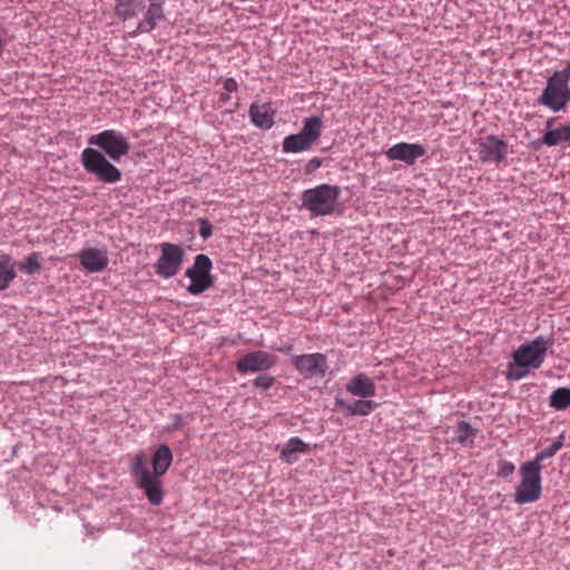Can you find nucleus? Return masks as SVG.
I'll use <instances>...</instances> for the list:
<instances>
[{"label": "nucleus", "instance_id": "15", "mask_svg": "<svg viewBox=\"0 0 570 570\" xmlns=\"http://www.w3.org/2000/svg\"><path fill=\"white\" fill-rule=\"evenodd\" d=\"M346 391L353 396L367 399L375 395V385L365 374H357L346 384Z\"/></svg>", "mask_w": 570, "mask_h": 570}, {"label": "nucleus", "instance_id": "21", "mask_svg": "<svg viewBox=\"0 0 570 570\" xmlns=\"http://www.w3.org/2000/svg\"><path fill=\"white\" fill-rule=\"evenodd\" d=\"M423 154L421 145H394V159H402L407 164L414 163Z\"/></svg>", "mask_w": 570, "mask_h": 570}, {"label": "nucleus", "instance_id": "25", "mask_svg": "<svg viewBox=\"0 0 570 570\" xmlns=\"http://www.w3.org/2000/svg\"><path fill=\"white\" fill-rule=\"evenodd\" d=\"M562 448L561 441L553 442L549 448L544 449L543 451L539 452L535 458L531 461H528L531 465H538L539 470H542V461L553 456L560 449Z\"/></svg>", "mask_w": 570, "mask_h": 570}, {"label": "nucleus", "instance_id": "11", "mask_svg": "<svg viewBox=\"0 0 570 570\" xmlns=\"http://www.w3.org/2000/svg\"><path fill=\"white\" fill-rule=\"evenodd\" d=\"M79 263L83 271L90 274L102 272L109 263L106 248H82L78 254Z\"/></svg>", "mask_w": 570, "mask_h": 570}, {"label": "nucleus", "instance_id": "35", "mask_svg": "<svg viewBox=\"0 0 570 570\" xmlns=\"http://www.w3.org/2000/svg\"><path fill=\"white\" fill-rule=\"evenodd\" d=\"M322 163H323V160L321 158H317V157L312 158L307 163L305 169H306L307 173H313V171H315L316 169H318L322 166Z\"/></svg>", "mask_w": 570, "mask_h": 570}, {"label": "nucleus", "instance_id": "19", "mask_svg": "<svg viewBox=\"0 0 570 570\" xmlns=\"http://www.w3.org/2000/svg\"><path fill=\"white\" fill-rule=\"evenodd\" d=\"M164 18L163 6L160 2L151 1L149 4L144 20L138 24L139 32H150L154 30L159 20Z\"/></svg>", "mask_w": 570, "mask_h": 570}, {"label": "nucleus", "instance_id": "4", "mask_svg": "<svg viewBox=\"0 0 570 570\" xmlns=\"http://www.w3.org/2000/svg\"><path fill=\"white\" fill-rule=\"evenodd\" d=\"M570 61L562 70L556 71L548 78L547 86L543 89L538 102L550 108L553 111H560L566 108L570 101Z\"/></svg>", "mask_w": 570, "mask_h": 570}, {"label": "nucleus", "instance_id": "22", "mask_svg": "<svg viewBox=\"0 0 570 570\" xmlns=\"http://www.w3.org/2000/svg\"><path fill=\"white\" fill-rule=\"evenodd\" d=\"M507 154V145H481L479 151L482 161H493L499 164Z\"/></svg>", "mask_w": 570, "mask_h": 570}, {"label": "nucleus", "instance_id": "13", "mask_svg": "<svg viewBox=\"0 0 570 570\" xmlns=\"http://www.w3.org/2000/svg\"><path fill=\"white\" fill-rule=\"evenodd\" d=\"M322 119L320 117L306 118L298 135L287 136L283 142H313L322 132Z\"/></svg>", "mask_w": 570, "mask_h": 570}, {"label": "nucleus", "instance_id": "10", "mask_svg": "<svg viewBox=\"0 0 570 570\" xmlns=\"http://www.w3.org/2000/svg\"><path fill=\"white\" fill-rule=\"evenodd\" d=\"M292 364L304 377L324 376L328 365L327 358L322 353L294 355Z\"/></svg>", "mask_w": 570, "mask_h": 570}, {"label": "nucleus", "instance_id": "29", "mask_svg": "<svg viewBox=\"0 0 570 570\" xmlns=\"http://www.w3.org/2000/svg\"><path fill=\"white\" fill-rule=\"evenodd\" d=\"M458 441L461 444H465L468 441H472L475 436V431L471 425L464 421L460 422L456 428Z\"/></svg>", "mask_w": 570, "mask_h": 570}, {"label": "nucleus", "instance_id": "27", "mask_svg": "<svg viewBox=\"0 0 570 570\" xmlns=\"http://www.w3.org/2000/svg\"><path fill=\"white\" fill-rule=\"evenodd\" d=\"M114 161H119L120 158L128 154L130 145H98Z\"/></svg>", "mask_w": 570, "mask_h": 570}, {"label": "nucleus", "instance_id": "12", "mask_svg": "<svg viewBox=\"0 0 570 570\" xmlns=\"http://www.w3.org/2000/svg\"><path fill=\"white\" fill-rule=\"evenodd\" d=\"M275 109L271 102L254 101L249 107V117L256 127L269 129L274 125Z\"/></svg>", "mask_w": 570, "mask_h": 570}, {"label": "nucleus", "instance_id": "33", "mask_svg": "<svg viewBox=\"0 0 570 570\" xmlns=\"http://www.w3.org/2000/svg\"><path fill=\"white\" fill-rule=\"evenodd\" d=\"M183 425H184V416H183V414L177 413L173 416V422L169 426H167L166 430L168 432H174V431L179 430Z\"/></svg>", "mask_w": 570, "mask_h": 570}, {"label": "nucleus", "instance_id": "20", "mask_svg": "<svg viewBox=\"0 0 570 570\" xmlns=\"http://www.w3.org/2000/svg\"><path fill=\"white\" fill-rule=\"evenodd\" d=\"M541 142H570V124L553 128V119H550Z\"/></svg>", "mask_w": 570, "mask_h": 570}, {"label": "nucleus", "instance_id": "5", "mask_svg": "<svg viewBox=\"0 0 570 570\" xmlns=\"http://www.w3.org/2000/svg\"><path fill=\"white\" fill-rule=\"evenodd\" d=\"M81 164L88 174L104 184H116L121 179V171L94 148L88 147L82 151Z\"/></svg>", "mask_w": 570, "mask_h": 570}, {"label": "nucleus", "instance_id": "26", "mask_svg": "<svg viewBox=\"0 0 570 570\" xmlns=\"http://www.w3.org/2000/svg\"><path fill=\"white\" fill-rule=\"evenodd\" d=\"M88 142H125V139L119 131L105 130L98 135L91 136Z\"/></svg>", "mask_w": 570, "mask_h": 570}, {"label": "nucleus", "instance_id": "1", "mask_svg": "<svg viewBox=\"0 0 570 570\" xmlns=\"http://www.w3.org/2000/svg\"><path fill=\"white\" fill-rule=\"evenodd\" d=\"M551 345L552 340L542 336L521 344L512 354V362L508 366V379L517 381L525 376L530 368H539Z\"/></svg>", "mask_w": 570, "mask_h": 570}, {"label": "nucleus", "instance_id": "32", "mask_svg": "<svg viewBox=\"0 0 570 570\" xmlns=\"http://www.w3.org/2000/svg\"><path fill=\"white\" fill-rule=\"evenodd\" d=\"M198 225H199L198 234L203 239L206 240L209 237H212L213 226L208 219H206V218L198 219Z\"/></svg>", "mask_w": 570, "mask_h": 570}, {"label": "nucleus", "instance_id": "39", "mask_svg": "<svg viewBox=\"0 0 570 570\" xmlns=\"http://www.w3.org/2000/svg\"><path fill=\"white\" fill-rule=\"evenodd\" d=\"M291 348H292V346H288L286 348H278V351L287 353Z\"/></svg>", "mask_w": 570, "mask_h": 570}, {"label": "nucleus", "instance_id": "6", "mask_svg": "<svg viewBox=\"0 0 570 570\" xmlns=\"http://www.w3.org/2000/svg\"><path fill=\"white\" fill-rule=\"evenodd\" d=\"M520 483L515 488L514 501L519 504L535 502L542 493L541 470L528 462L520 466Z\"/></svg>", "mask_w": 570, "mask_h": 570}, {"label": "nucleus", "instance_id": "30", "mask_svg": "<svg viewBox=\"0 0 570 570\" xmlns=\"http://www.w3.org/2000/svg\"><path fill=\"white\" fill-rule=\"evenodd\" d=\"M275 383V379L268 374H261L254 379L253 385L263 391H268Z\"/></svg>", "mask_w": 570, "mask_h": 570}, {"label": "nucleus", "instance_id": "3", "mask_svg": "<svg viewBox=\"0 0 570 570\" xmlns=\"http://www.w3.org/2000/svg\"><path fill=\"white\" fill-rule=\"evenodd\" d=\"M130 472L137 489L144 493L148 503L153 507H159L165 497L163 476L150 472L144 453L134 456Z\"/></svg>", "mask_w": 570, "mask_h": 570}, {"label": "nucleus", "instance_id": "38", "mask_svg": "<svg viewBox=\"0 0 570 570\" xmlns=\"http://www.w3.org/2000/svg\"><path fill=\"white\" fill-rule=\"evenodd\" d=\"M490 139H491V141H490V142H498V144L503 142L502 140H499V139H497V138H494V137H491Z\"/></svg>", "mask_w": 570, "mask_h": 570}, {"label": "nucleus", "instance_id": "31", "mask_svg": "<svg viewBox=\"0 0 570 570\" xmlns=\"http://www.w3.org/2000/svg\"><path fill=\"white\" fill-rule=\"evenodd\" d=\"M514 470H515V466L510 461L500 460L498 462V472H497V474L500 478L505 479V478L510 476L514 472Z\"/></svg>", "mask_w": 570, "mask_h": 570}, {"label": "nucleus", "instance_id": "37", "mask_svg": "<svg viewBox=\"0 0 570 570\" xmlns=\"http://www.w3.org/2000/svg\"><path fill=\"white\" fill-rule=\"evenodd\" d=\"M385 155L387 156V158H389V159H392V156H393L392 147H390L389 149H386Z\"/></svg>", "mask_w": 570, "mask_h": 570}, {"label": "nucleus", "instance_id": "23", "mask_svg": "<svg viewBox=\"0 0 570 570\" xmlns=\"http://www.w3.org/2000/svg\"><path fill=\"white\" fill-rule=\"evenodd\" d=\"M550 406L557 411L566 410L570 406V389L559 387L550 395Z\"/></svg>", "mask_w": 570, "mask_h": 570}, {"label": "nucleus", "instance_id": "24", "mask_svg": "<svg viewBox=\"0 0 570 570\" xmlns=\"http://www.w3.org/2000/svg\"><path fill=\"white\" fill-rule=\"evenodd\" d=\"M115 12L124 20L135 17V0H116Z\"/></svg>", "mask_w": 570, "mask_h": 570}, {"label": "nucleus", "instance_id": "7", "mask_svg": "<svg viewBox=\"0 0 570 570\" xmlns=\"http://www.w3.org/2000/svg\"><path fill=\"white\" fill-rule=\"evenodd\" d=\"M213 268L212 259L205 254H198L194 258V264L186 269L185 276L189 278L190 284L187 292L194 296L202 295L214 285V278L210 274Z\"/></svg>", "mask_w": 570, "mask_h": 570}, {"label": "nucleus", "instance_id": "9", "mask_svg": "<svg viewBox=\"0 0 570 570\" xmlns=\"http://www.w3.org/2000/svg\"><path fill=\"white\" fill-rule=\"evenodd\" d=\"M276 356L265 351H253L243 355L236 362V370L240 374L266 372L276 364Z\"/></svg>", "mask_w": 570, "mask_h": 570}, {"label": "nucleus", "instance_id": "2", "mask_svg": "<svg viewBox=\"0 0 570 570\" xmlns=\"http://www.w3.org/2000/svg\"><path fill=\"white\" fill-rule=\"evenodd\" d=\"M340 196V187L321 184L302 193L299 209L308 212L312 218L330 216L334 214Z\"/></svg>", "mask_w": 570, "mask_h": 570}, {"label": "nucleus", "instance_id": "34", "mask_svg": "<svg viewBox=\"0 0 570 570\" xmlns=\"http://www.w3.org/2000/svg\"><path fill=\"white\" fill-rule=\"evenodd\" d=\"M311 145H283V151L288 153H301L306 150Z\"/></svg>", "mask_w": 570, "mask_h": 570}, {"label": "nucleus", "instance_id": "36", "mask_svg": "<svg viewBox=\"0 0 570 570\" xmlns=\"http://www.w3.org/2000/svg\"><path fill=\"white\" fill-rule=\"evenodd\" d=\"M237 82L234 78H227L224 80V89L228 92H234L237 90Z\"/></svg>", "mask_w": 570, "mask_h": 570}, {"label": "nucleus", "instance_id": "8", "mask_svg": "<svg viewBox=\"0 0 570 570\" xmlns=\"http://www.w3.org/2000/svg\"><path fill=\"white\" fill-rule=\"evenodd\" d=\"M160 256L154 264L156 274L164 279H169L178 274L184 262V249L178 244H160Z\"/></svg>", "mask_w": 570, "mask_h": 570}, {"label": "nucleus", "instance_id": "16", "mask_svg": "<svg viewBox=\"0 0 570 570\" xmlns=\"http://www.w3.org/2000/svg\"><path fill=\"white\" fill-rule=\"evenodd\" d=\"M173 452L171 449L167 444L159 445L153 454L151 458V466L153 474L164 476L169 470L173 463Z\"/></svg>", "mask_w": 570, "mask_h": 570}, {"label": "nucleus", "instance_id": "17", "mask_svg": "<svg viewBox=\"0 0 570 570\" xmlns=\"http://www.w3.org/2000/svg\"><path fill=\"white\" fill-rule=\"evenodd\" d=\"M308 451V444L298 436L289 438L283 445L279 459L287 464H294L298 461V455Z\"/></svg>", "mask_w": 570, "mask_h": 570}, {"label": "nucleus", "instance_id": "28", "mask_svg": "<svg viewBox=\"0 0 570 570\" xmlns=\"http://www.w3.org/2000/svg\"><path fill=\"white\" fill-rule=\"evenodd\" d=\"M40 254L37 252L29 254L26 258V262L21 266L22 272L29 275L36 274L37 272L40 271Z\"/></svg>", "mask_w": 570, "mask_h": 570}, {"label": "nucleus", "instance_id": "18", "mask_svg": "<svg viewBox=\"0 0 570 570\" xmlns=\"http://www.w3.org/2000/svg\"><path fill=\"white\" fill-rule=\"evenodd\" d=\"M17 277L16 262L10 254H0V292L10 287Z\"/></svg>", "mask_w": 570, "mask_h": 570}, {"label": "nucleus", "instance_id": "14", "mask_svg": "<svg viewBox=\"0 0 570 570\" xmlns=\"http://www.w3.org/2000/svg\"><path fill=\"white\" fill-rule=\"evenodd\" d=\"M335 405L337 409L344 411L345 414L350 416H366L371 414L376 407V403L371 400H356L354 402H346L340 397L335 399Z\"/></svg>", "mask_w": 570, "mask_h": 570}]
</instances>
